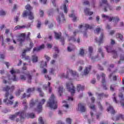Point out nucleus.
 <instances>
[{
    "instance_id": "nucleus-1",
    "label": "nucleus",
    "mask_w": 124,
    "mask_h": 124,
    "mask_svg": "<svg viewBox=\"0 0 124 124\" xmlns=\"http://www.w3.org/2000/svg\"><path fill=\"white\" fill-rule=\"evenodd\" d=\"M14 89H15V86L13 85L11 87L8 85H6L4 87H3V91H4V92H6V93L5 94V99L3 100V102L6 104H10V105H12L13 104V101L8 99L9 97V93L8 92L9 90L11 92H13Z\"/></svg>"
},
{
    "instance_id": "nucleus-2",
    "label": "nucleus",
    "mask_w": 124,
    "mask_h": 124,
    "mask_svg": "<svg viewBox=\"0 0 124 124\" xmlns=\"http://www.w3.org/2000/svg\"><path fill=\"white\" fill-rule=\"evenodd\" d=\"M10 73L13 75V77L10 78V76H8V77L9 78V81L4 79L3 82L4 84H8L9 85H10V84H11V80L15 82L18 81V78H16V76H15L14 74H16V73H20V70L12 69L10 71Z\"/></svg>"
},
{
    "instance_id": "nucleus-3",
    "label": "nucleus",
    "mask_w": 124,
    "mask_h": 124,
    "mask_svg": "<svg viewBox=\"0 0 124 124\" xmlns=\"http://www.w3.org/2000/svg\"><path fill=\"white\" fill-rule=\"evenodd\" d=\"M57 100L56 99V97L54 94H51L48 102H47V105L49 106L50 108L51 109H57L58 108Z\"/></svg>"
},
{
    "instance_id": "nucleus-4",
    "label": "nucleus",
    "mask_w": 124,
    "mask_h": 124,
    "mask_svg": "<svg viewBox=\"0 0 124 124\" xmlns=\"http://www.w3.org/2000/svg\"><path fill=\"white\" fill-rule=\"evenodd\" d=\"M100 6L103 8L104 12H107L108 9L109 10H113V8L108 4L107 0H102L100 2Z\"/></svg>"
},
{
    "instance_id": "nucleus-5",
    "label": "nucleus",
    "mask_w": 124,
    "mask_h": 124,
    "mask_svg": "<svg viewBox=\"0 0 124 124\" xmlns=\"http://www.w3.org/2000/svg\"><path fill=\"white\" fill-rule=\"evenodd\" d=\"M17 116H19L20 118V120L21 122H23L24 120H25V118L27 116L26 115V112L24 110L23 111H20L19 112H16L15 114L12 115L10 117V118L11 120L13 121L16 117Z\"/></svg>"
},
{
    "instance_id": "nucleus-6",
    "label": "nucleus",
    "mask_w": 124,
    "mask_h": 124,
    "mask_svg": "<svg viewBox=\"0 0 124 124\" xmlns=\"http://www.w3.org/2000/svg\"><path fill=\"white\" fill-rule=\"evenodd\" d=\"M25 75H20V79L22 81H26L27 80V82L29 83H31V79H32V76L31 75L30 72L28 71L26 73H24ZM26 75V76H25Z\"/></svg>"
},
{
    "instance_id": "nucleus-7",
    "label": "nucleus",
    "mask_w": 124,
    "mask_h": 124,
    "mask_svg": "<svg viewBox=\"0 0 124 124\" xmlns=\"http://www.w3.org/2000/svg\"><path fill=\"white\" fill-rule=\"evenodd\" d=\"M66 86L67 87V89L68 91L71 93L72 95H74V93H75V87L73 86V84L72 82H67L66 84Z\"/></svg>"
},
{
    "instance_id": "nucleus-8",
    "label": "nucleus",
    "mask_w": 124,
    "mask_h": 124,
    "mask_svg": "<svg viewBox=\"0 0 124 124\" xmlns=\"http://www.w3.org/2000/svg\"><path fill=\"white\" fill-rule=\"evenodd\" d=\"M78 28L79 29H82V28H83V29L85 28V31L83 32V36H84V37H87V30H88V29H92L93 26H91L89 24H85L84 25H80L78 26Z\"/></svg>"
},
{
    "instance_id": "nucleus-9",
    "label": "nucleus",
    "mask_w": 124,
    "mask_h": 124,
    "mask_svg": "<svg viewBox=\"0 0 124 124\" xmlns=\"http://www.w3.org/2000/svg\"><path fill=\"white\" fill-rule=\"evenodd\" d=\"M101 77H102V86L103 88V90H105V91H107L108 90V88H107V86L106 85V80L105 79V74L104 73H102L101 75Z\"/></svg>"
},
{
    "instance_id": "nucleus-10",
    "label": "nucleus",
    "mask_w": 124,
    "mask_h": 124,
    "mask_svg": "<svg viewBox=\"0 0 124 124\" xmlns=\"http://www.w3.org/2000/svg\"><path fill=\"white\" fill-rule=\"evenodd\" d=\"M35 88L34 87L29 88L27 89V93H29L26 95V93H24L23 96L21 97V98L23 99L24 98H26V97H30L31 96V93H33L34 91Z\"/></svg>"
},
{
    "instance_id": "nucleus-11",
    "label": "nucleus",
    "mask_w": 124,
    "mask_h": 124,
    "mask_svg": "<svg viewBox=\"0 0 124 124\" xmlns=\"http://www.w3.org/2000/svg\"><path fill=\"white\" fill-rule=\"evenodd\" d=\"M45 102H46V100L42 99L41 101L39 103L37 106V112H38V113H41V111H42V106Z\"/></svg>"
},
{
    "instance_id": "nucleus-12",
    "label": "nucleus",
    "mask_w": 124,
    "mask_h": 124,
    "mask_svg": "<svg viewBox=\"0 0 124 124\" xmlns=\"http://www.w3.org/2000/svg\"><path fill=\"white\" fill-rule=\"evenodd\" d=\"M105 38V36L104 35V33L102 32L100 35L99 39H97V38H95V41L97 43H98L99 45H100L101 43H103V41L104 40Z\"/></svg>"
},
{
    "instance_id": "nucleus-13",
    "label": "nucleus",
    "mask_w": 124,
    "mask_h": 124,
    "mask_svg": "<svg viewBox=\"0 0 124 124\" xmlns=\"http://www.w3.org/2000/svg\"><path fill=\"white\" fill-rule=\"evenodd\" d=\"M25 37H26L25 33H22L20 35L17 37V41L19 42L20 46H22L23 43L25 41Z\"/></svg>"
},
{
    "instance_id": "nucleus-14",
    "label": "nucleus",
    "mask_w": 124,
    "mask_h": 124,
    "mask_svg": "<svg viewBox=\"0 0 124 124\" xmlns=\"http://www.w3.org/2000/svg\"><path fill=\"white\" fill-rule=\"evenodd\" d=\"M54 33L56 39H60V41L62 42V45H64V38H63V37H62V33H57L54 32Z\"/></svg>"
},
{
    "instance_id": "nucleus-15",
    "label": "nucleus",
    "mask_w": 124,
    "mask_h": 124,
    "mask_svg": "<svg viewBox=\"0 0 124 124\" xmlns=\"http://www.w3.org/2000/svg\"><path fill=\"white\" fill-rule=\"evenodd\" d=\"M25 8L27 10L23 12V17H27V14L30 12H31V9H32V8L29 4L26 5Z\"/></svg>"
},
{
    "instance_id": "nucleus-16",
    "label": "nucleus",
    "mask_w": 124,
    "mask_h": 124,
    "mask_svg": "<svg viewBox=\"0 0 124 124\" xmlns=\"http://www.w3.org/2000/svg\"><path fill=\"white\" fill-rule=\"evenodd\" d=\"M56 20L59 24H61L62 22H63L65 19H64V15L63 13H62L60 15L57 17Z\"/></svg>"
},
{
    "instance_id": "nucleus-17",
    "label": "nucleus",
    "mask_w": 124,
    "mask_h": 124,
    "mask_svg": "<svg viewBox=\"0 0 124 124\" xmlns=\"http://www.w3.org/2000/svg\"><path fill=\"white\" fill-rule=\"evenodd\" d=\"M78 111L80 112H86V107H85V105L84 104L79 103L78 104Z\"/></svg>"
},
{
    "instance_id": "nucleus-18",
    "label": "nucleus",
    "mask_w": 124,
    "mask_h": 124,
    "mask_svg": "<svg viewBox=\"0 0 124 124\" xmlns=\"http://www.w3.org/2000/svg\"><path fill=\"white\" fill-rule=\"evenodd\" d=\"M69 72L70 73L72 76H73L74 79H77V78L79 77V75L75 71H73L72 70H69Z\"/></svg>"
},
{
    "instance_id": "nucleus-19",
    "label": "nucleus",
    "mask_w": 124,
    "mask_h": 124,
    "mask_svg": "<svg viewBox=\"0 0 124 124\" xmlns=\"http://www.w3.org/2000/svg\"><path fill=\"white\" fill-rule=\"evenodd\" d=\"M50 85H51V83L50 82H48L47 86L46 85H44L43 89L45 90H48V92L49 93H52V87L50 86Z\"/></svg>"
},
{
    "instance_id": "nucleus-20",
    "label": "nucleus",
    "mask_w": 124,
    "mask_h": 124,
    "mask_svg": "<svg viewBox=\"0 0 124 124\" xmlns=\"http://www.w3.org/2000/svg\"><path fill=\"white\" fill-rule=\"evenodd\" d=\"M66 3H68V0H65V2L62 6L61 8H63L64 13H67V8L66 7Z\"/></svg>"
},
{
    "instance_id": "nucleus-21",
    "label": "nucleus",
    "mask_w": 124,
    "mask_h": 124,
    "mask_svg": "<svg viewBox=\"0 0 124 124\" xmlns=\"http://www.w3.org/2000/svg\"><path fill=\"white\" fill-rule=\"evenodd\" d=\"M45 46L44 45H42L38 47H34L33 49V52H39V51H40V50H42V49H44Z\"/></svg>"
},
{
    "instance_id": "nucleus-22",
    "label": "nucleus",
    "mask_w": 124,
    "mask_h": 124,
    "mask_svg": "<svg viewBox=\"0 0 124 124\" xmlns=\"http://www.w3.org/2000/svg\"><path fill=\"white\" fill-rule=\"evenodd\" d=\"M84 12L86 15H89V16H91V15H93V13L90 11V9L88 8L84 9Z\"/></svg>"
},
{
    "instance_id": "nucleus-23",
    "label": "nucleus",
    "mask_w": 124,
    "mask_h": 124,
    "mask_svg": "<svg viewBox=\"0 0 124 124\" xmlns=\"http://www.w3.org/2000/svg\"><path fill=\"white\" fill-rule=\"evenodd\" d=\"M71 40H72V41H73V42H77V43H80V38H78L76 39L74 36H72L70 38L68 39V41H70Z\"/></svg>"
},
{
    "instance_id": "nucleus-24",
    "label": "nucleus",
    "mask_w": 124,
    "mask_h": 124,
    "mask_svg": "<svg viewBox=\"0 0 124 124\" xmlns=\"http://www.w3.org/2000/svg\"><path fill=\"white\" fill-rule=\"evenodd\" d=\"M91 69H92V66H89L88 67H86L84 70V75H88L89 73L91 71Z\"/></svg>"
},
{
    "instance_id": "nucleus-25",
    "label": "nucleus",
    "mask_w": 124,
    "mask_h": 124,
    "mask_svg": "<svg viewBox=\"0 0 124 124\" xmlns=\"http://www.w3.org/2000/svg\"><path fill=\"white\" fill-rule=\"evenodd\" d=\"M59 76L60 77V78H62V79H63V78H65L66 79H68V78H69V74H68V72H67L66 75H64V73L60 74Z\"/></svg>"
},
{
    "instance_id": "nucleus-26",
    "label": "nucleus",
    "mask_w": 124,
    "mask_h": 124,
    "mask_svg": "<svg viewBox=\"0 0 124 124\" xmlns=\"http://www.w3.org/2000/svg\"><path fill=\"white\" fill-rule=\"evenodd\" d=\"M120 119H122V120L124 121V115L120 114L119 115L117 116L116 117V118H113L112 120H113V121H119V120H120Z\"/></svg>"
},
{
    "instance_id": "nucleus-27",
    "label": "nucleus",
    "mask_w": 124,
    "mask_h": 124,
    "mask_svg": "<svg viewBox=\"0 0 124 124\" xmlns=\"http://www.w3.org/2000/svg\"><path fill=\"white\" fill-rule=\"evenodd\" d=\"M27 16H29V19L30 20H33V19H34L33 13H32L31 12H29V13H27Z\"/></svg>"
},
{
    "instance_id": "nucleus-28",
    "label": "nucleus",
    "mask_w": 124,
    "mask_h": 124,
    "mask_svg": "<svg viewBox=\"0 0 124 124\" xmlns=\"http://www.w3.org/2000/svg\"><path fill=\"white\" fill-rule=\"evenodd\" d=\"M37 101H38V100L33 101V99H31L30 103V107H33V106H35V104L37 103Z\"/></svg>"
},
{
    "instance_id": "nucleus-29",
    "label": "nucleus",
    "mask_w": 124,
    "mask_h": 124,
    "mask_svg": "<svg viewBox=\"0 0 124 124\" xmlns=\"http://www.w3.org/2000/svg\"><path fill=\"white\" fill-rule=\"evenodd\" d=\"M26 26L23 25V26H20V25H17L15 27L14 29V31H17V30H22V29H25Z\"/></svg>"
},
{
    "instance_id": "nucleus-30",
    "label": "nucleus",
    "mask_w": 124,
    "mask_h": 124,
    "mask_svg": "<svg viewBox=\"0 0 124 124\" xmlns=\"http://www.w3.org/2000/svg\"><path fill=\"white\" fill-rule=\"evenodd\" d=\"M69 17H70L71 18H73V21L74 22H76V20H77V19H78V17L75 16V14H74V13L73 12H72V14L69 15Z\"/></svg>"
},
{
    "instance_id": "nucleus-31",
    "label": "nucleus",
    "mask_w": 124,
    "mask_h": 124,
    "mask_svg": "<svg viewBox=\"0 0 124 124\" xmlns=\"http://www.w3.org/2000/svg\"><path fill=\"white\" fill-rule=\"evenodd\" d=\"M88 50H89V56L91 59L93 60V57H92V55H93V48L92 46H89Z\"/></svg>"
},
{
    "instance_id": "nucleus-32",
    "label": "nucleus",
    "mask_w": 124,
    "mask_h": 124,
    "mask_svg": "<svg viewBox=\"0 0 124 124\" xmlns=\"http://www.w3.org/2000/svg\"><path fill=\"white\" fill-rule=\"evenodd\" d=\"M108 112H109L111 114H115V110L113 108V107L109 106V108H108Z\"/></svg>"
},
{
    "instance_id": "nucleus-33",
    "label": "nucleus",
    "mask_w": 124,
    "mask_h": 124,
    "mask_svg": "<svg viewBox=\"0 0 124 124\" xmlns=\"http://www.w3.org/2000/svg\"><path fill=\"white\" fill-rule=\"evenodd\" d=\"M104 95V93H96V96H97L99 100H101V98L103 97Z\"/></svg>"
},
{
    "instance_id": "nucleus-34",
    "label": "nucleus",
    "mask_w": 124,
    "mask_h": 124,
    "mask_svg": "<svg viewBox=\"0 0 124 124\" xmlns=\"http://www.w3.org/2000/svg\"><path fill=\"white\" fill-rule=\"evenodd\" d=\"M105 48H106L108 53H112V51H114V50H112V46H105Z\"/></svg>"
},
{
    "instance_id": "nucleus-35",
    "label": "nucleus",
    "mask_w": 124,
    "mask_h": 124,
    "mask_svg": "<svg viewBox=\"0 0 124 124\" xmlns=\"http://www.w3.org/2000/svg\"><path fill=\"white\" fill-rule=\"evenodd\" d=\"M113 21L115 22L114 27H116L118 24V22L120 21V18L118 16L113 17Z\"/></svg>"
},
{
    "instance_id": "nucleus-36",
    "label": "nucleus",
    "mask_w": 124,
    "mask_h": 124,
    "mask_svg": "<svg viewBox=\"0 0 124 124\" xmlns=\"http://www.w3.org/2000/svg\"><path fill=\"white\" fill-rule=\"evenodd\" d=\"M85 89V87L83 86H82L80 84H78L77 86V91L78 92H80V91H83Z\"/></svg>"
},
{
    "instance_id": "nucleus-37",
    "label": "nucleus",
    "mask_w": 124,
    "mask_h": 124,
    "mask_svg": "<svg viewBox=\"0 0 124 124\" xmlns=\"http://www.w3.org/2000/svg\"><path fill=\"white\" fill-rule=\"evenodd\" d=\"M38 61V57L36 55H33L32 56V62H37Z\"/></svg>"
},
{
    "instance_id": "nucleus-38",
    "label": "nucleus",
    "mask_w": 124,
    "mask_h": 124,
    "mask_svg": "<svg viewBox=\"0 0 124 124\" xmlns=\"http://www.w3.org/2000/svg\"><path fill=\"white\" fill-rule=\"evenodd\" d=\"M103 31V30L101 29L100 28H97L94 31V33H96V34H99V33L100 31Z\"/></svg>"
},
{
    "instance_id": "nucleus-39",
    "label": "nucleus",
    "mask_w": 124,
    "mask_h": 124,
    "mask_svg": "<svg viewBox=\"0 0 124 124\" xmlns=\"http://www.w3.org/2000/svg\"><path fill=\"white\" fill-rule=\"evenodd\" d=\"M45 66H47V62L42 61L40 64V67L41 68H43L45 67Z\"/></svg>"
},
{
    "instance_id": "nucleus-40",
    "label": "nucleus",
    "mask_w": 124,
    "mask_h": 124,
    "mask_svg": "<svg viewBox=\"0 0 124 124\" xmlns=\"http://www.w3.org/2000/svg\"><path fill=\"white\" fill-rule=\"evenodd\" d=\"M111 53L113 55V59H117V58H118V53H117V51L115 50H112Z\"/></svg>"
},
{
    "instance_id": "nucleus-41",
    "label": "nucleus",
    "mask_w": 124,
    "mask_h": 124,
    "mask_svg": "<svg viewBox=\"0 0 124 124\" xmlns=\"http://www.w3.org/2000/svg\"><path fill=\"white\" fill-rule=\"evenodd\" d=\"M53 13H54V9H51L47 12L48 16H52V15H53Z\"/></svg>"
},
{
    "instance_id": "nucleus-42",
    "label": "nucleus",
    "mask_w": 124,
    "mask_h": 124,
    "mask_svg": "<svg viewBox=\"0 0 124 124\" xmlns=\"http://www.w3.org/2000/svg\"><path fill=\"white\" fill-rule=\"evenodd\" d=\"M97 105L100 111H102L103 110V107L102 106V105H101V103H100V102H97Z\"/></svg>"
},
{
    "instance_id": "nucleus-43",
    "label": "nucleus",
    "mask_w": 124,
    "mask_h": 124,
    "mask_svg": "<svg viewBox=\"0 0 124 124\" xmlns=\"http://www.w3.org/2000/svg\"><path fill=\"white\" fill-rule=\"evenodd\" d=\"M98 52L101 54L102 58H104V54L103 53V51H102V48L101 47H99L98 49Z\"/></svg>"
},
{
    "instance_id": "nucleus-44",
    "label": "nucleus",
    "mask_w": 124,
    "mask_h": 124,
    "mask_svg": "<svg viewBox=\"0 0 124 124\" xmlns=\"http://www.w3.org/2000/svg\"><path fill=\"white\" fill-rule=\"evenodd\" d=\"M62 86H60L59 88L58 93H60V96H62Z\"/></svg>"
},
{
    "instance_id": "nucleus-45",
    "label": "nucleus",
    "mask_w": 124,
    "mask_h": 124,
    "mask_svg": "<svg viewBox=\"0 0 124 124\" xmlns=\"http://www.w3.org/2000/svg\"><path fill=\"white\" fill-rule=\"evenodd\" d=\"M54 72H55V69L54 68H51L50 69V70L49 71V73L50 75H54Z\"/></svg>"
},
{
    "instance_id": "nucleus-46",
    "label": "nucleus",
    "mask_w": 124,
    "mask_h": 124,
    "mask_svg": "<svg viewBox=\"0 0 124 124\" xmlns=\"http://www.w3.org/2000/svg\"><path fill=\"white\" fill-rule=\"evenodd\" d=\"M0 41H1L2 46H4V39H3V36L2 35L0 36Z\"/></svg>"
},
{
    "instance_id": "nucleus-47",
    "label": "nucleus",
    "mask_w": 124,
    "mask_h": 124,
    "mask_svg": "<svg viewBox=\"0 0 124 124\" xmlns=\"http://www.w3.org/2000/svg\"><path fill=\"white\" fill-rule=\"evenodd\" d=\"M120 61H118V63H121V61H124V55L121 54L120 56Z\"/></svg>"
},
{
    "instance_id": "nucleus-48",
    "label": "nucleus",
    "mask_w": 124,
    "mask_h": 124,
    "mask_svg": "<svg viewBox=\"0 0 124 124\" xmlns=\"http://www.w3.org/2000/svg\"><path fill=\"white\" fill-rule=\"evenodd\" d=\"M29 118H31V119H33L34 118H35V115H34V113H29L28 114Z\"/></svg>"
},
{
    "instance_id": "nucleus-49",
    "label": "nucleus",
    "mask_w": 124,
    "mask_h": 124,
    "mask_svg": "<svg viewBox=\"0 0 124 124\" xmlns=\"http://www.w3.org/2000/svg\"><path fill=\"white\" fill-rule=\"evenodd\" d=\"M39 124H44V121H43V119H42V117H40L39 118Z\"/></svg>"
},
{
    "instance_id": "nucleus-50",
    "label": "nucleus",
    "mask_w": 124,
    "mask_h": 124,
    "mask_svg": "<svg viewBox=\"0 0 124 124\" xmlns=\"http://www.w3.org/2000/svg\"><path fill=\"white\" fill-rule=\"evenodd\" d=\"M117 37L118 38H120V40H121L122 41L124 40V36L121 34H118V35H117Z\"/></svg>"
},
{
    "instance_id": "nucleus-51",
    "label": "nucleus",
    "mask_w": 124,
    "mask_h": 124,
    "mask_svg": "<svg viewBox=\"0 0 124 124\" xmlns=\"http://www.w3.org/2000/svg\"><path fill=\"white\" fill-rule=\"evenodd\" d=\"M110 90L111 92H114L115 91V85H110Z\"/></svg>"
},
{
    "instance_id": "nucleus-52",
    "label": "nucleus",
    "mask_w": 124,
    "mask_h": 124,
    "mask_svg": "<svg viewBox=\"0 0 124 124\" xmlns=\"http://www.w3.org/2000/svg\"><path fill=\"white\" fill-rule=\"evenodd\" d=\"M30 36H31V32H29L28 33V35H27V37H26V40L29 41V40H31V38L30 37Z\"/></svg>"
},
{
    "instance_id": "nucleus-53",
    "label": "nucleus",
    "mask_w": 124,
    "mask_h": 124,
    "mask_svg": "<svg viewBox=\"0 0 124 124\" xmlns=\"http://www.w3.org/2000/svg\"><path fill=\"white\" fill-rule=\"evenodd\" d=\"M41 27V22L40 21L38 20V23L37 24V29H40V27Z\"/></svg>"
},
{
    "instance_id": "nucleus-54",
    "label": "nucleus",
    "mask_w": 124,
    "mask_h": 124,
    "mask_svg": "<svg viewBox=\"0 0 124 124\" xmlns=\"http://www.w3.org/2000/svg\"><path fill=\"white\" fill-rule=\"evenodd\" d=\"M28 41H30V48H31V49H32V47H33V43H32V42H31V40H28Z\"/></svg>"
},
{
    "instance_id": "nucleus-55",
    "label": "nucleus",
    "mask_w": 124,
    "mask_h": 124,
    "mask_svg": "<svg viewBox=\"0 0 124 124\" xmlns=\"http://www.w3.org/2000/svg\"><path fill=\"white\" fill-rule=\"evenodd\" d=\"M84 52L83 48L80 49V50L79 51V55H80V56H84Z\"/></svg>"
},
{
    "instance_id": "nucleus-56",
    "label": "nucleus",
    "mask_w": 124,
    "mask_h": 124,
    "mask_svg": "<svg viewBox=\"0 0 124 124\" xmlns=\"http://www.w3.org/2000/svg\"><path fill=\"white\" fill-rule=\"evenodd\" d=\"M108 20L109 22H112L113 20H114V17L113 16H108Z\"/></svg>"
},
{
    "instance_id": "nucleus-57",
    "label": "nucleus",
    "mask_w": 124,
    "mask_h": 124,
    "mask_svg": "<svg viewBox=\"0 0 124 124\" xmlns=\"http://www.w3.org/2000/svg\"><path fill=\"white\" fill-rule=\"evenodd\" d=\"M45 58L46 59V60L47 62H49V61L51 60V58L49 56H48V55H45Z\"/></svg>"
},
{
    "instance_id": "nucleus-58",
    "label": "nucleus",
    "mask_w": 124,
    "mask_h": 124,
    "mask_svg": "<svg viewBox=\"0 0 124 124\" xmlns=\"http://www.w3.org/2000/svg\"><path fill=\"white\" fill-rule=\"evenodd\" d=\"M23 105H24L25 108L26 109H27V108H28V105H27V102H26V100H24V101H23Z\"/></svg>"
},
{
    "instance_id": "nucleus-59",
    "label": "nucleus",
    "mask_w": 124,
    "mask_h": 124,
    "mask_svg": "<svg viewBox=\"0 0 124 124\" xmlns=\"http://www.w3.org/2000/svg\"><path fill=\"white\" fill-rule=\"evenodd\" d=\"M114 68V64H111L110 65L108 69V71H111V68Z\"/></svg>"
},
{
    "instance_id": "nucleus-60",
    "label": "nucleus",
    "mask_w": 124,
    "mask_h": 124,
    "mask_svg": "<svg viewBox=\"0 0 124 124\" xmlns=\"http://www.w3.org/2000/svg\"><path fill=\"white\" fill-rule=\"evenodd\" d=\"M66 121L67 124H71V119L70 118H67Z\"/></svg>"
},
{
    "instance_id": "nucleus-61",
    "label": "nucleus",
    "mask_w": 124,
    "mask_h": 124,
    "mask_svg": "<svg viewBox=\"0 0 124 124\" xmlns=\"http://www.w3.org/2000/svg\"><path fill=\"white\" fill-rule=\"evenodd\" d=\"M6 14V13H5V12L4 11H0V15H1L2 16L5 15Z\"/></svg>"
},
{
    "instance_id": "nucleus-62",
    "label": "nucleus",
    "mask_w": 124,
    "mask_h": 124,
    "mask_svg": "<svg viewBox=\"0 0 124 124\" xmlns=\"http://www.w3.org/2000/svg\"><path fill=\"white\" fill-rule=\"evenodd\" d=\"M54 49L56 52L55 53H57V54H59V52H60V51L59 50V48H58V47L54 46Z\"/></svg>"
},
{
    "instance_id": "nucleus-63",
    "label": "nucleus",
    "mask_w": 124,
    "mask_h": 124,
    "mask_svg": "<svg viewBox=\"0 0 124 124\" xmlns=\"http://www.w3.org/2000/svg\"><path fill=\"white\" fill-rule=\"evenodd\" d=\"M26 51H24V50L22 52V56H21L22 59H24V58H25V57H26Z\"/></svg>"
},
{
    "instance_id": "nucleus-64",
    "label": "nucleus",
    "mask_w": 124,
    "mask_h": 124,
    "mask_svg": "<svg viewBox=\"0 0 124 124\" xmlns=\"http://www.w3.org/2000/svg\"><path fill=\"white\" fill-rule=\"evenodd\" d=\"M46 47L48 49H51L52 48V47H53V46L50 44H47Z\"/></svg>"
}]
</instances>
